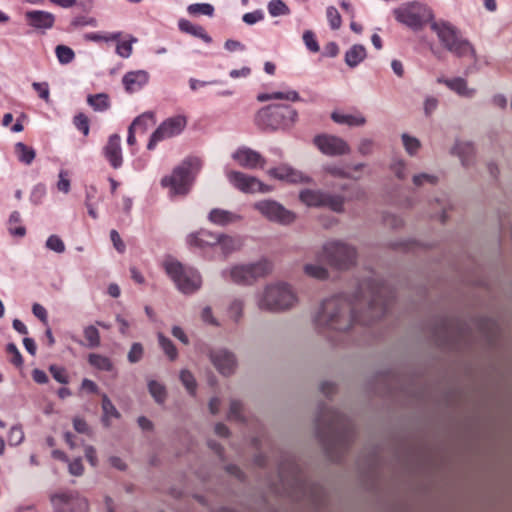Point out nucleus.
Returning a JSON list of instances; mask_svg holds the SVG:
<instances>
[{
	"label": "nucleus",
	"instance_id": "48",
	"mask_svg": "<svg viewBox=\"0 0 512 512\" xmlns=\"http://www.w3.org/2000/svg\"><path fill=\"white\" fill-rule=\"evenodd\" d=\"M402 141L405 150L410 155H414L420 148V141L417 138L411 137L406 133L402 135Z\"/></svg>",
	"mask_w": 512,
	"mask_h": 512
},
{
	"label": "nucleus",
	"instance_id": "14",
	"mask_svg": "<svg viewBox=\"0 0 512 512\" xmlns=\"http://www.w3.org/2000/svg\"><path fill=\"white\" fill-rule=\"evenodd\" d=\"M255 208L271 221L281 224H290L295 215L275 201L265 200L255 204Z\"/></svg>",
	"mask_w": 512,
	"mask_h": 512
},
{
	"label": "nucleus",
	"instance_id": "5",
	"mask_svg": "<svg viewBox=\"0 0 512 512\" xmlns=\"http://www.w3.org/2000/svg\"><path fill=\"white\" fill-rule=\"evenodd\" d=\"M317 428L319 433L330 435L334 438L349 437L351 434V424L349 419L331 408H323L317 418Z\"/></svg>",
	"mask_w": 512,
	"mask_h": 512
},
{
	"label": "nucleus",
	"instance_id": "8",
	"mask_svg": "<svg viewBox=\"0 0 512 512\" xmlns=\"http://www.w3.org/2000/svg\"><path fill=\"white\" fill-rule=\"evenodd\" d=\"M356 250L340 241H329L322 249L323 259L333 268L348 269L356 261Z\"/></svg>",
	"mask_w": 512,
	"mask_h": 512
},
{
	"label": "nucleus",
	"instance_id": "20",
	"mask_svg": "<svg viewBox=\"0 0 512 512\" xmlns=\"http://www.w3.org/2000/svg\"><path fill=\"white\" fill-rule=\"evenodd\" d=\"M210 358L216 369L225 376L234 372L236 360L232 353L227 350H217L210 354Z\"/></svg>",
	"mask_w": 512,
	"mask_h": 512
},
{
	"label": "nucleus",
	"instance_id": "51",
	"mask_svg": "<svg viewBox=\"0 0 512 512\" xmlns=\"http://www.w3.org/2000/svg\"><path fill=\"white\" fill-rule=\"evenodd\" d=\"M303 41L309 51L313 53L319 52L320 47L315 34L312 31L307 30L303 33Z\"/></svg>",
	"mask_w": 512,
	"mask_h": 512
},
{
	"label": "nucleus",
	"instance_id": "64",
	"mask_svg": "<svg viewBox=\"0 0 512 512\" xmlns=\"http://www.w3.org/2000/svg\"><path fill=\"white\" fill-rule=\"evenodd\" d=\"M110 238H111V241L115 247V249L120 252V253H123L125 251V244L124 242L122 241L119 233L116 231V230H111L110 232Z\"/></svg>",
	"mask_w": 512,
	"mask_h": 512
},
{
	"label": "nucleus",
	"instance_id": "3",
	"mask_svg": "<svg viewBox=\"0 0 512 512\" xmlns=\"http://www.w3.org/2000/svg\"><path fill=\"white\" fill-rule=\"evenodd\" d=\"M297 118V112L290 105L273 104L261 108L255 123L262 129H278L292 125Z\"/></svg>",
	"mask_w": 512,
	"mask_h": 512
},
{
	"label": "nucleus",
	"instance_id": "54",
	"mask_svg": "<svg viewBox=\"0 0 512 512\" xmlns=\"http://www.w3.org/2000/svg\"><path fill=\"white\" fill-rule=\"evenodd\" d=\"M32 87L46 103L50 101V90L47 82H33Z\"/></svg>",
	"mask_w": 512,
	"mask_h": 512
},
{
	"label": "nucleus",
	"instance_id": "10",
	"mask_svg": "<svg viewBox=\"0 0 512 512\" xmlns=\"http://www.w3.org/2000/svg\"><path fill=\"white\" fill-rule=\"evenodd\" d=\"M272 263L267 259H262L256 263L246 265H236L229 271L230 278L238 284L252 283L259 277H264L272 271Z\"/></svg>",
	"mask_w": 512,
	"mask_h": 512
},
{
	"label": "nucleus",
	"instance_id": "41",
	"mask_svg": "<svg viewBox=\"0 0 512 512\" xmlns=\"http://www.w3.org/2000/svg\"><path fill=\"white\" fill-rule=\"evenodd\" d=\"M148 389L152 397L158 403H163L166 399V389L161 383L151 380L148 383Z\"/></svg>",
	"mask_w": 512,
	"mask_h": 512
},
{
	"label": "nucleus",
	"instance_id": "57",
	"mask_svg": "<svg viewBox=\"0 0 512 512\" xmlns=\"http://www.w3.org/2000/svg\"><path fill=\"white\" fill-rule=\"evenodd\" d=\"M242 410H243V407H242L241 402H239L237 400L231 401L230 410H229V418L238 420V421H243L244 418L242 416Z\"/></svg>",
	"mask_w": 512,
	"mask_h": 512
},
{
	"label": "nucleus",
	"instance_id": "47",
	"mask_svg": "<svg viewBox=\"0 0 512 512\" xmlns=\"http://www.w3.org/2000/svg\"><path fill=\"white\" fill-rule=\"evenodd\" d=\"M74 126L83 133L84 136H87L90 131V123L89 118L84 113H78L73 118Z\"/></svg>",
	"mask_w": 512,
	"mask_h": 512
},
{
	"label": "nucleus",
	"instance_id": "36",
	"mask_svg": "<svg viewBox=\"0 0 512 512\" xmlns=\"http://www.w3.org/2000/svg\"><path fill=\"white\" fill-rule=\"evenodd\" d=\"M103 422L109 425L110 418H119L120 414L106 394L102 396Z\"/></svg>",
	"mask_w": 512,
	"mask_h": 512
},
{
	"label": "nucleus",
	"instance_id": "21",
	"mask_svg": "<svg viewBox=\"0 0 512 512\" xmlns=\"http://www.w3.org/2000/svg\"><path fill=\"white\" fill-rule=\"evenodd\" d=\"M218 242L219 234L205 229L191 233L187 237L188 245L199 249L214 248L217 246Z\"/></svg>",
	"mask_w": 512,
	"mask_h": 512
},
{
	"label": "nucleus",
	"instance_id": "62",
	"mask_svg": "<svg viewBox=\"0 0 512 512\" xmlns=\"http://www.w3.org/2000/svg\"><path fill=\"white\" fill-rule=\"evenodd\" d=\"M57 188L59 191L64 193H68L70 191V180L68 179V173L66 171H61L59 173Z\"/></svg>",
	"mask_w": 512,
	"mask_h": 512
},
{
	"label": "nucleus",
	"instance_id": "50",
	"mask_svg": "<svg viewBox=\"0 0 512 512\" xmlns=\"http://www.w3.org/2000/svg\"><path fill=\"white\" fill-rule=\"evenodd\" d=\"M24 440V432L21 426L11 427L8 435V442L11 446H17Z\"/></svg>",
	"mask_w": 512,
	"mask_h": 512
},
{
	"label": "nucleus",
	"instance_id": "13",
	"mask_svg": "<svg viewBox=\"0 0 512 512\" xmlns=\"http://www.w3.org/2000/svg\"><path fill=\"white\" fill-rule=\"evenodd\" d=\"M51 502L57 512H87L88 502L78 492H63L51 497Z\"/></svg>",
	"mask_w": 512,
	"mask_h": 512
},
{
	"label": "nucleus",
	"instance_id": "38",
	"mask_svg": "<svg viewBox=\"0 0 512 512\" xmlns=\"http://www.w3.org/2000/svg\"><path fill=\"white\" fill-rule=\"evenodd\" d=\"M121 32H113V33H106L102 34L99 32H89L84 35L85 40L87 41H93V42H110V41H118L121 37Z\"/></svg>",
	"mask_w": 512,
	"mask_h": 512
},
{
	"label": "nucleus",
	"instance_id": "4",
	"mask_svg": "<svg viewBox=\"0 0 512 512\" xmlns=\"http://www.w3.org/2000/svg\"><path fill=\"white\" fill-rule=\"evenodd\" d=\"M164 267L166 273L181 292L190 294L201 287L202 280L197 270L183 266L180 262L174 260L166 261Z\"/></svg>",
	"mask_w": 512,
	"mask_h": 512
},
{
	"label": "nucleus",
	"instance_id": "9",
	"mask_svg": "<svg viewBox=\"0 0 512 512\" xmlns=\"http://www.w3.org/2000/svg\"><path fill=\"white\" fill-rule=\"evenodd\" d=\"M394 16L397 21L413 30L420 29L433 18L431 10L419 2L403 4L394 10Z\"/></svg>",
	"mask_w": 512,
	"mask_h": 512
},
{
	"label": "nucleus",
	"instance_id": "17",
	"mask_svg": "<svg viewBox=\"0 0 512 512\" xmlns=\"http://www.w3.org/2000/svg\"><path fill=\"white\" fill-rule=\"evenodd\" d=\"M26 24L35 30H50L54 27L56 17L44 10H28L24 14Z\"/></svg>",
	"mask_w": 512,
	"mask_h": 512
},
{
	"label": "nucleus",
	"instance_id": "44",
	"mask_svg": "<svg viewBox=\"0 0 512 512\" xmlns=\"http://www.w3.org/2000/svg\"><path fill=\"white\" fill-rule=\"evenodd\" d=\"M306 275L315 279L324 280L328 277V271L324 267L317 264H307L304 266Z\"/></svg>",
	"mask_w": 512,
	"mask_h": 512
},
{
	"label": "nucleus",
	"instance_id": "52",
	"mask_svg": "<svg viewBox=\"0 0 512 512\" xmlns=\"http://www.w3.org/2000/svg\"><path fill=\"white\" fill-rule=\"evenodd\" d=\"M46 247L57 253H63L65 251V244L57 235H51L48 237Z\"/></svg>",
	"mask_w": 512,
	"mask_h": 512
},
{
	"label": "nucleus",
	"instance_id": "56",
	"mask_svg": "<svg viewBox=\"0 0 512 512\" xmlns=\"http://www.w3.org/2000/svg\"><path fill=\"white\" fill-rule=\"evenodd\" d=\"M49 370H50V373L52 374L53 378L57 382H59L61 384L68 383V375L64 368L56 366V365H51Z\"/></svg>",
	"mask_w": 512,
	"mask_h": 512
},
{
	"label": "nucleus",
	"instance_id": "60",
	"mask_svg": "<svg viewBox=\"0 0 512 512\" xmlns=\"http://www.w3.org/2000/svg\"><path fill=\"white\" fill-rule=\"evenodd\" d=\"M263 19L264 13L261 10L245 13L242 17V20L248 25H253Z\"/></svg>",
	"mask_w": 512,
	"mask_h": 512
},
{
	"label": "nucleus",
	"instance_id": "37",
	"mask_svg": "<svg viewBox=\"0 0 512 512\" xmlns=\"http://www.w3.org/2000/svg\"><path fill=\"white\" fill-rule=\"evenodd\" d=\"M83 333L86 340V345L89 348H97L100 345V333L95 326L89 325L85 327Z\"/></svg>",
	"mask_w": 512,
	"mask_h": 512
},
{
	"label": "nucleus",
	"instance_id": "23",
	"mask_svg": "<svg viewBox=\"0 0 512 512\" xmlns=\"http://www.w3.org/2000/svg\"><path fill=\"white\" fill-rule=\"evenodd\" d=\"M268 173L273 178L285 180L290 183L307 182L309 180V178L305 177L301 172L286 165L272 168Z\"/></svg>",
	"mask_w": 512,
	"mask_h": 512
},
{
	"label": "nucleus",
	"instance_id": "28",
	"mask_svg": "<svg viewBox=\"0 0 512 512\" xmlns=\"http://www.w3.org/2000/svg\"><path fill=\"white\" fill-rule=\"evenodd\" d=\"M367 56L366 48L363 45L355 44L345 53V63L354 68L359 65Z\"/></svg>",
	"mask_w": 512,
	"mask_h": 512
},
{
	"label": "nucleus",
	"instance_id": "59",
	"mask_svg": "<svg viewBox=\"0 0 512 512\" xmlns=\"http://www.w3.org/2000/svg\"><path fill=\"white\" fill-rule=\"evenodd\" d=\"M133 51L132 42L123 41L117 44L116 53L122 58H128L131 56Z\"/></svg>",
	"mask_w": 512,
	"mask_h": 512
},
{
	"label": "nucleus",
	"instance_id": "30",
	"mask_svg": "<svg viewBox=\"0 0 512 512\" xmlns=\"http://www.w3.org/2000/svg\"><path fill=\"white\" fill-rule=\"evenodd\" d=\"M274 99L296 102L300 100V96L298 92L294 90L287 92L261 93L257 96V100L259 102H266Z\"/></svg>",
	"mask_w": 512,
	"mask_h": 512
},
{
	"label": "nucleus",
	"instance_id": "22",
	"mask_svg": "<svg viewBox=\"0 0 512 512\" xmlns=\"http://www.w3.org/2000/svg\"><path fill=\"white\" fill-rule=\"evenodd\" d=\"M149 81V74L144 70L128 72L123 77L125 89L134 93L141 90Z\"/></svg>",
	"mask_w": 512,
	"mask_h": 512
},
{
	"label": "nucleus",
	"instance_id": "16",
	"mask_svg": "<svg viewBox=\"0 0 512 512\" xmlns=\"http://www.w3.org/2000/svg\"><path fill=\"white\" fill-rule=\"evenodd\" d=\"M230 183L244 193L267 192L269 188L259 179L238 171L227 172Z\"/></svg>",
	"mask_w": 512,
	"mask_h": 512
},
{
	"label": "nucleus",
	"instance_id": "32",
	"mask_svg": "<svg viewBox=\"0 0 512 512\" xmlns=\"http://www.w3.org/2000/svg\"><path fill=\"white\" fill-rule=\"evenodd\" d=\"M88 362L91 366L101 371L110 372L114 367L110 358L96 353H91L88 356Z\"/></svg>",
	"mask_w": 512,
	"mask_h": 512
},
{
	"label": "nucleus",
	"instance_id": "58",
	"mask_svg": "<svg viewBox=\"0 0 512 512\" xmlns=\"http://www.w3.org/2000/svg\"><path fill=\"white\" fill-rule=\"evenodd\" d=\"M325 171L332 176L340 177V178H354L349 172H347L344 168L336 166V165H328L325 167Z\"/></svg>",
	"mask_w": 512,
	"mask_h": 512
},
{
	"label": "nucleus",
	"instance_id": "63",
	"mask_svg": "<svg viewBox=\"0 0 512 512\" xmlns=\"http://www.w3.org/2000/svg\"><path fill=\"white\" fill-rule=\"evenodd\" d=\"M71 26L73 28L81 26H96V20L94 18H87L85 16H78L71 21Z\"/></svg>",
	"mask_w": 512,
	"mask_h": 512
},
{
	"label": "nucleus",
	"instance_id": "1",
	"mask_svg": "<svg viewBox=\"0 0 512 512\" xmlns=\"http://www.w3.org/2000/svg\"><path fill=\"white\" fill-rule=\"evenodd\" d=\"M394 302L392 289L379 279L364 280L352 301L335 296L323 301L314 318L317 329L346 331L356 322L370 325L384 317Z\"/></svg>",
	"mask_w": 512,
	"mask_h": 512
},
{
	"label": "nucleus",
	"instance_id": "53",
	"mask_svg": "<svg viewBox=\"0 0 512 512\" xmlns=\"http://www.w3.org/2000/svg\"><path fill=\"white\" fill-rule=\"evenodd\" d=\"M144 349L141 343H133L130 351L128 352V361L130 363H137L143 357Z\"/></svg>",
	"mask_w": 512,
	"mask_h": 512
},
{
	"label": "nucleus",
	"instance_id": "7",
	"mask_svg": "<svg viewBox=\"0 0 512 512\" xmlns=\"http://www.w3.org/2000/svg\"><path fill=\"white\" fill-rule=\"evenodd\" d=\"M431 29L437 34L443 46L456 56L462 57L473 54L470 43L464 40L453 26L444 22H433Z\"/></svg>",
	"mask_w": 512,
	"mask_h": 512
},
{
	"label": "nucleus",
	"instance_id": "6",
	"mask_svg": "<svg viewBox=\"0 0 512 512\" xmlns=\"http://www.w3.org/2000/svg\"><path fill=\"white\" fill-rule=\"evenodd\" d=\"M194 167H199L198 159L188 158L184 160L173 170L170 176L162 178V186L169 188L172 195L187 194L192 183L191 172Z\"/></svg>",
	"mask_w": 512,
	"mask_h": 512
},
{
	"label": "nucleus",
	"instance_id": "61",
	"mask_svg": "<svg viewBox=\"0 0 512 512\" xmlns=\"http://www.w3.org/2000/svg\"><path fill=\"white\" fill-rule=\"evenodd\" d=\"M6 350L8 354L12 355L11 362L16 366H21L23 359L16 345L9 343Z\"/></svg>",
	"mask_w": 512,
	"mask_h": 512
},
{
	"label": "nucleus",
	"instance_id": "26",
	"mask_svg": "<svg viewBox=\"0 0 512 512\" xmlns=\"http://www.w3.org/2000/svg\"><path fill=\"white\" fill-rule=\"evenodd\" d=\"M178 28L181 32L197 37L206 43H210L212 41V38L207 34L202 26L195 25L187 19H180L178 21Z\"/></svg>",
	"mask_w": 512,
	"mask_h": 512
},
{
	"label": "nucleus",
	"instance_id": "12",
	"mask_svg": "<svg viewBox=\"0 0 512 512\" xmlns=\"http://www.w3.org/2000/svg\"><path fill=\"white\" fill-rule=\"evenodd\" d=\"M187 125V119L183 115H176L164 120L152 133L147 145L148 150H153L158 142L179 135Z\"/></svg>",
	"mask_w": 512,
	"mask_h": 512
},
{
	"label": "nucleus",
	"instance_id": "34",
	"mask_svg": "<svg viewBox=\"0 0 512 512\" xmlns=\"http://www.w3.org/2000/svg\"><path fill=\"white\" fill-rule=\"evenodd\" d=\"M154 122V113L144 112L136 117L129 127L136 131L140 130L141 132H145L148 126L154 124Z\"/></svg>",
	"mask_w": 512,
	"mask_h": 512
},
{
	"label": "nucleus",
	"instance_id": "29",
	"mask_svg": "<svg viewBox=\"0 0 512 512\" xmlns=\"http://www.w3.org/2000/svg\"><path fill=\"white\" fill-rule=\"evenodd\" d=\"M452 152L459 156L463 166H468L474 155V147L469 142L457 141Z\"/></svg>",
	"mask_w": 512,
	"mask_h": 512
},
{
	"label": "nucleus",
	"instance_id": "33",
	"mask_svg": "<svg viewBox=\"0 0 512 512\" xmlns=\"http://www.w3.org/2000/svg\"><path fill=\"white\" fill-rule=\"evenodd\" d=\"M15 153L18 160L26 165H30L36 156L34 149L22 142L15 144Z\"/></svg>",
	"mask_w": 512,
	"mask_h": 512
},
{
	"label": "nucleus",
	"instance_id": "15",
	"mask_svg": "<svg viewBox=\"0 0 512 512\" xmlns=\"http://www.w3.org/2000/svg\"><path fill=\"white\" fill-rule=\"evenodd\" d=\"M313 142L323 154L328 156H340L350 152L347 142L334 135H317Z\"/></svg>",
	"mask_w": 512,
	"mask_h": 512
},
{
	"label": "nucleus",
	"instance_id": "42",
	"mask_svg": "<svg viewBox=\"0 0 512 512\" xmlns=\"http://www.w3.org/2000/svg\"><path fill=\"white\" fill-rule=\"evenodd\" d=\"M20 222H21L20 213L18 211H13L9 217V228L8 229H9L10 234L18 236V237L25 236L26 229L24 226L13 227L14 224H18Z\"/></svg>",
	"mask_w": 512,
	"mask_h": 512
},
{
	"label": "nucleus",
	"instance_id": "49",
	"mask_svg": "<svg viewBox=\"0 0 512 512\" xmlns=\"http://www.w3.org/2000/svg\"><path fill=\"white\" fill-rule=\"evenodd\" d=\"M326 16L331 29L337 30L340 28L342 20L338 10L335 7H328L326 11Z\"/></svg>",
	"mask_w": 512,
	"mask_h": 512
},
{
	"label": "nucleus",
	"instance_id": "25",
	"mask_svg": "<svg viewBox=\"0 0 512 512\" xmlns=\"http://www.w3.org/2000/svg\"><path fill=\"white\" fill-rule=\"evenodd\" d=\"M242 246L243 240L241 237L221 233L216 247L220 248L223 258H226L233 252L239 251Z\"/></svg>",
	"mask_w": 512,
	"mask_h": 512
},
{
	"label": "nucleus",
	"instance_id": "43",
	"mask_svg": "<svg viewBox=\"0 0 512 512\" xmlns=\"http://www.w3.org/2000/svg\"><path fill=\"white\" fill-rule=\"evenodd\" d=\"M55 53L58 61L61 64H68L72 62L75 58L74 51L70 47L65 45H58L55 49Z\"/></svg>",
	"mask_w": 512,
	"mask_h": 512
},
{
	"label": "nucleus",
	"instance_id": "45",
	"mask_svg": "<svg viewBox=\"0 0 512 512\" xmlns=\"http://www.w3.org/2000/svg\"><path fill=\"white\" fill-rule=\"evenodd\" d=\"M268 11L271 16L288 15L290 9L282 0H272L268 4Z\"/></svg>",
	"mask_w": 512,
	"mask_h": 512
},
{
	"label": "nucleus",
	"instance_id": "27",
	"mask_svg": "<svg viewBox=\"0 0 512 512\" xmlns=\"http://www.w3.org/2000/svg\"><path fill=\"white\" fill-rule=\"evenodd\" d=\"M438 81L444 83L448 88L455 91L460 96L470 98L475 94V89L468 88L466 80L461 77L453 79H439Z\"/></svg>",
	"mask_w": 512,
	"mask_h": 512
},
{
	"label": "nucleus",
	"instance_id": "31",
	"mask_svg": "<svg viewBox=\"0 0 512 512\" xmlns=\"http://www.w3.org/2000/svg\"><path fill=\"white\" fill-rule=\"evenodd\" d=\"M331 118L338 124H346L348 126H362L366 120L361 115L342 114L333 112Z\"/></svg>",
	"mask_w": 512,
	"mask_h": 512
},
{
	"label": "nucleus",
	"instance_id": "46",
	"mask_svg": "<svg viewBox=\"0 0 512 512\" xmlns=\"http://www.w3.org/2000/svg\"><path fill=\"white\" fill-rule=\"evenodd\" d=\"M180 380H181L182 384L185 386V388L187 389V391L191 395H195L197 385H196V380H195L193 374L188 370H182L180 372Z\"/></svg>",
	"mask_w": 512,
	"mask_h": 512
},
{
	"label": "nucleus",
	"instance_id": "19",
	"mask_svg": "<svg viewBox=\"0 0 512 512\" xmlns=\"http://www.w3.org/2000/svg\"><path fill=\"white\" fill-rule=\"evenodd\" d=\"M103 154L106 160L114 169H118L123 164L121 138L118 134H113L108 138L103 148Z\"/></svg>",
	"mask_w": 512,
	"mask_h": 512
},
{
	"label": "nucleus",
	"instance_id": "40",
	"mask_svg": "<svg viewBox=\"0 0 512 512\" xmlns=\"http://www.w3.org/2000/svg\"><path fill=\"white\" fill-rule=\"evenodd\" d=\"M158 341L160 347L163 349L164 353L169 357V359L172 361L175 360L177 358L178 352L172 341L165 337L162 333H158Z\"/></svg>",
	"mask_w": 512,
	"mask_h": 512
},
{
	"label": "nucleus",
	"instance_id": "11",
	"mask_svg": "<svg viewBox=\"0 0 512 512\" xmlns=\"http://www.w3.org/2000/svg\"><path fill=\"white\" fill-rule=\"evenodd\" d=\"M300 200L307 206L328 207L334 212L340 213L344 210V197L320 190L306 189L300 192Z\"/></svg>",
	"mask_w": 512,
	"mask_h": 512
},
{
	"label": "nucleus",
	"instance_id": "24",
	"mask_svg": "<svg viewBox=\"0 0 512 512\" xmlns=\"http://www.w3.org/2000/svg\"><path fill=\"white\" fill-rule=\"evenodd\" d=\"M208 220L217 226H228L241 220V216L229 210L214 208L208 214Z\"/></svg>",
	"mask_w": 512,
	"mask_h": 512
},
{
	"label": "nucleus",
	"instance_id": "39",
	"mask_svg": "<svg viewBox=\"0 0 512 512\" xmlns=\"http://www.w3.org/2000/svg\"><path fill=\"white\" fill-rule=\"evenodd\" d=\"M187 12L192 16L202 14L211 17L214 14V7L209 3H195L187 7Z\"/></svg>",
	"mask_w": 512,
	"mask_h": 512
},
{
	"label": "nucleus",
	"instance_id": "55",
	"mask_svg": "<svg viewBox=\"0 0 512 512\" xmlns=\"http://www.w3.org/2000/svg\"><path fill=\"white\" fill-rule=\"evenodd\" d=\"M242 312L243 303L239 300L233 301L228 309V315L234 322H238L241 319Z\"/></svg>",
	"mask_w": 512,
	"mask_h": 512
},
{
	"label": "nucleus",
	"instance_id": "35",
	"mask_svg": "<svg viewBox=\"0 0 512 512\" xmlns=\"http://www.w3.org/2000/svg\"><path fill=\"white\" fill-rule=\"evenodd\" d=\"M87 102L95 111H105L110 106L108 95L104 93L89 95Z\"/></svg>",
	"mask_w": 512,
	"mask_h": 512
},
{
	"label": "nucleus",
	"instance_id": "18",
	"mask_svg": "<svg viewBox=\"0 0 512 512\" xmlns=\"http://www.w3.org/2000/svg\"><path fill=\"white\" fill-rule=\"evenodd\" d=\"M232 157L240 166L247 169L263 168L265 165V159L258 152L247 147L237 149Z\"/></svg>",
	"mask_w": 512,
	"mask_h": 512
},
{
	"label": "nucleus",
	"instance_id": "2",
	"mask_svg": "<svg viewBox=\"0 0 512 512\" xmlns=\"http://www.w3.org/2000/svg\"><path fill=\"white\" fill-rule=\"evenodd\" d=\"M297 302L291 287L285 283L268 285L258 301L262 310L279 312L290 309Z\"/></svg>",
	"mask_w": 512,
	"mask_h": 512
}]
</instances>
